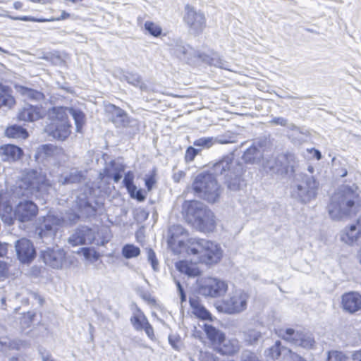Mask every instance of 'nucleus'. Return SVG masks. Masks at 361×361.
Here are the masks:
<instances>
[{
	"label": "nucleus",
	"mask_w": 361,
	"mask_h": 361,
	"mask_svg": "<svg viewBox=\"0 0 361 361\" xmlns=\"http://www.w3.org/2000/svg\"><path fill=\"white\" fill-rule=\"evenodd\" d=\"M74 119L76 131L80 133L85 123V114L77 108L55 106L50 109L47 113L48 123L45 131L54 138L63 140L71 134V125L68 115Z\"/></svg>",
	"instance_id": "f257e3e1"
},
{
	"label": "nucleus",
	"mask_w": 361,
	"mask_h": 361,
	"mask_svg": "<svg viewBox=\"0 0 361 361\" xmlns=\"http://www.w3.org/2000/svg\"><path fill=\"white\" fill-rule=\"evenodd\" d=\"M361 207V190L356 185H343L331 197L328 212L334 220L356 214Z\"/></svg>",
	"instance_id": "f03ea898"
},
{
	"label": "nucleus",
	"mask_w": 361,
	"mask_h": 361,
	"mask_svg": "<svg viewBox=\"0 0 361 361\" xmlns=\"http://www.w3.org/2000/svg\"><path fill=\"white\" fill-rule=\"evenodd\" d=\"M180 248H184L188 255L199 263L212 266L219 263L223 256V250L219 245L204 238H191L186 243L179 240Z\"/></svg>",
	"instance_id": "7ed1b4c3"
},
{
	"label": "nucleus",
	"mask_w": 361,
	"mask_h": 361,
	"mask_svg": "<svg viewBox=\"0 0 361 361\" xmlns=\"http://www.w3.org/2000/svg\"><path fill=\"white\" fill-rule=\"evenodd\" d=\"M211 169L216 176H224L225 184L230 190H239L244 185L242 178L244 173L243 165L235 160L233 154L222 157L213 164Z\"/></svg>",
	"instance_id": "20e7f679"
},
{
	"label": "nucleus",
	"mask_w": 361,
	"mask_h": 361,
	"mask_svg": "<svg viewBox=\"0 0 361 361\" xmlns=\"http://www.w3.org/2000/svg\"><path fill=\"white\" fill-rule=\"evenodd\" d=\"M186 217L193 226L202 232H212L216 227L213 212L198 201L186 202L183 204Z\"/></svg>",
	"instance_id": "39448f33"
},
{
	"label": "nucleus",
	"mask_w": 361,
	"mask_h": 361,
	"mask_svg": "<svg viewBox=\"0 0 361 361\" xmlns=\"http://www.w3.org/2000/svg\"><path fill=\"white\" fill-rule=\"evenodd\" d=\"M50 186L45 175L41 171L32 170L17 183L16 193L19 196H37L38 193L47 192Z\"/></svg>",
	"instance_id": "423d86ee"
},
{
	"label": "nucleus",
	"mask_w": 361,
	"mask_h": 361,
	"mask_svg": "<svg viewBox=\"0 0 361 361\" xmlns=\"http://www.w3.org/2000/svg\"><path fill=\"white\" fill-rule=\"evenodd\" d=\"M318 185L313 176L296 173L290 184V194L298 202L307 204L316 197Z\"/></svg>",
	"instance_id": "0eeeda50"
},
{
	"label": "nucleus",
	"mask_w": 361,
	"mask_h": 361,
	"mask_svg": "<svg viewBox=\"0 0 361 361\" xmlns=\"http://www.w3.org/2000/svg\"><path fill=\"white\" fill-rule=\"evenodd\" d=\"M192 189L198 197L209 202H216L221 195L220 185L211 173L198 174L192 183Z\"/></svg>",
	"instance_id": "6e6552de"
},
{
	"label": "nucleus",
	"mask_w": 361,
	"mask_h": 361,
	"mask_svg": "<svg viewBox=\"0 0 361 361\" xmlns=\"http://www.w3.org/2000/svg\"><path fill=\"white\" fill-rule=\"evenodd\" d=\"M198 293L205 297L219 298L228 290L227 283L219 278L204 277L197 281Z\"/></svg>",
	"instance_id": "1a4fd4ad"
},
{
	"label": "nucleus",
	"mask_w": 361,
	"mask_h": 361,
	"mask_svg": "<svg viewBox=\"0 0 361 361\" xmlns=\"http://www.w3.org/2000/svg\"><path fill=\"white\" fill-rule=\"evenodd\" d=\"M183 21L189 32L193 35L202 33L207 26L204 13L190 4L185 5L184 8Z\"/></svg>",
	"instance_id": "9d476101"
},
{
	"label": "nucleus",
	"mask_w": 361,
	"mask_h": 361,
	"mask_svg": "<svg viewBox=\"0 0 361 361\" xmlns=\"http://www.w3.org/2000/svg\"><path fill=\"white\" fill-rule=\"evenodd\" d=\"M249 295L241 290L232 292L224 299L218 309L227 314H238L246 310Z\"/></svg>",
	"instance_id": "9b49d317"
},
{
	"label": "nucleus",
	"mask_w": 361,
	"mask_h": 361,
	"mask_svg": "<svg viewBox=\"0 0 361 361\" xmlns=\"http://www.w3.org/2000/svg\"><path fill=\"white\" fill-rule=\"evenodd\" d=\"M295 164L293 155H280L276 159H267L263 163V168L274 173H288L294 171Z\"/></svg>",
	"instance_id": "f8f14e48"
},
{
	"label": "nucleus",
	"mask_w": 361,
	"mask_h": 361,
	"mask_svg": "<svg viewBox=\"0 0 361 361\" xmlns=\"http://www.w3.org/2000/svg\"><path fill=\"white\" fill-rule=\"evenodd\" d=\"M276 333L283 339L304 348H311L315 343L311 335L295 331L290 328L280 329Z\"/></svg>",
	"instance_id": "ddd939ff"
},
{
	"label": "nucleus",
	"mask_w": 361,
	"mask_h": 361,
	"mask_svg": "<svg viewBox=\"0 0 361 361\" xmlns=\"http://www.w3.org/2000/svg\"><path fill=\"white\" fill-rule=\"evenodd\" d=\"M265 355L268 361H306L288 348L283 346L279 341H276L274 345L265 351Z\"/></svg>",
	"instance_id": "4468645a"
},
{
	"label": "nucleus",
	"mask_w": 361,
	"mask_h": 361,
	"mask_svg": "<svg viewBox=\"0 0 361 361\" xmlns=\"http://www.w3.org/2000/svg\"><path fill=\"white\" fill-rule=\"evenodd\" d=\"M62 219L56 216L48 214L43 218L37 228L38 235L46 243L51 242L55 236L59 226L62 224Z\"/></svg>",
	"instance_id": "2eb2a0df"
},
{
	"label": "nucleus",
	"mask_w": 361,
	"mask_h": 361,
	"mask_svg": "<svg viewBox=\"0 0 361 361\" xmlns=\"http://www.w3.org/2000/svg\"><path fill=\"white\" fill-rule=\"evenodd\" d=\"M170 53L187 63L195 61L199 52L180 39H176L170 45Z\"/></svg>",
	"instance_id": "dca6fc26"
},
{
	"label": "nucleus",
	"mask_w": 361,
	"mask_h": 361,
	"mask_svg": "<svg viewBox=\"0 0 361 361\" xmlns=\"http://www.w3.org/2000/svg\"><path fill=\"white\" fill-rule=\"evenodd\" d=\"M38 213L37 206L32 201H20L16 207L14 211L15 219L20 222L32 221Z\"/></svg>",
	"instance_id": "f3484780"
},
{
	"label": "nucleus",
	"mask_w": 361,
	"mask_h": 361,
	"mask_svg": "<svg viewBox=\"0 0 361 361\" xmlns=\"http://www.w3.org/2000/svg\"><path fill=\"white\" fill-rule=\"evenodd\" d=\"M41 255L44 262L54 269L62 268L66 262V253L62 249L47 248L42 251Z\"/></svg>",
	"instance_id": "a211bd4d"
},
{
	"label": "nucleus",
	"mask_w": 361,
	"mask_h": 361,
	"mask_svg": "<svg viewBox=\"0 0 361 361\" xmlns=\"http://www.w3.org/2000/svg\"><path fill=\"white\" fill-rule=\"evenodd\" d=\"M16 251L19 260L23 263L30 262L35 257V250L32 242L27 238H21L16 242Z\"/></svg>",
	"instance_id": "6ab92c4d"
},
{
	"label": "nucleus",
	"mask_w": 361,
	"mask_h": 361,
	"mask_svg": "<svg viewBox=\"0 0 361 361\" xmlns=\"http://www.w3.org/2000/svg\"><path fill=\"white\" fill-rule=\"evenodd\" d=\"M94 233L93 231L88 227L82 226L69 237L68 243L73 246L80 245H89L94 242Z\"/></svg>",
	"instance_id": "aec40b11"
},
{
	"label": "nucleus",
	"mask_w": 361,
	"mask_h": 361,
	"mask_svg": "<svg viewBox=\"0 0 361 361\" xmlns=\"http://www.w3.org/2000/svg\"><path fill=\"white\" fill-rule=\"evenodd\" d=\"M342 305L343 309L354 313L361 309V295L357 292H349L342 296Z\"/></svg>",
	"instance_id": "412c9836"
},
{
	"label": "nucleus",
	"mask_w": 361,
	"mask_h": 361,
	"mask_svg": "<svg viewBox=\"0 0 361 361\" xmlns=\"http://www.w3.org/2000/svg\"><path fill=\"white\" fill-rule=\"evenodd\" d=\"M42 114L41 108L26 104L20 110L18 117L20 121L32 122L39 119Z\"/></svg>",
	"instance_id": "4be33fe9"
},
{
	"label": "nucleus",
	"mask_w": 361,
	"mask_h": 361,
	"mask_svg": "<svg viewBox=\"0 0 361 361\" xmlns=\"http://www.w3.org/2000/svg\"><path fill=\"white\" fill-rule=\"evenodd\" d=\"M22 154V149L14 145H4L0 147V159L4 161H17Z\"/></svg>",
	"instance_id": "5701e85b"
},
{
	"label": "nucleus",
	"mask_w": 361,
	"mask_h": 361,
	"mask_svg": "<svg viewBox=\"0 0 361 361\" xmlns=\"http://www.w3.org/2000/svg\"><path fill=\"white\" fill-rule=\"evenodd\" d=\"M341 240L348 245L361 243V227L357 224L345 228L341 233Z\"/></svg>",
	"instance_id": "b1692460"
},
{
	"label": "nucleus",
	"mask_w": 361,
	"mask_h": 361,
	"mask_svg": "<svg viewBox=\"0 0 361 361\" xmlns=\"http://www.w3.org/2000/svg\"><path fill=\"white\" fill-rule=\"evenodd\" d=\"M109 108L112 115L111 121L117 128H124L128 126L130 120L124 110L115 105H111Z\"/></svg>",
	"instance_id": "393cba45"
},
{
	"label": "nucleus",
	"mask_w": 361,
	"mask_h": 361,
	"mask_svg": "<svg viewBox=\"0 0 361 361\" xmlns=\"http://www.w3.org/2000/svg\"><path fill=\"white\" fill-rule=\"evenodd\" d=\"M197 59L211 66H214L228 71H231V69L229 67L228 63L221 59L216 54L208 55L205 54L199 53V54L197 55Z\"/></svg>",
	"instance_id": "a878e982"
},
{
	"label": "nucleus",
	"mask_w": 361,
	"mask_h": 361,
	"mask_svg": "<svg viewBox=\"0 0 361 361\" xmlns=\"http://www.w3.org/2000/svg\"><path fill=\"white\" fill-rule=\"evenodd\" d=\"M126 166L118 161H111L110 166L106 169V176L112 178L114 182L118 183L122 178V173L124 171Z\"/></svg>",
	"instance_id": "bb28decb"
},
{
	"label": "nucleus",
	"mask_w": 361,
	"mask_h": 361,
	"mask_svg": "<svg viewBox=\"0 0 361 361\" xmlns=\"http://www.w3.org/2000/svg\"><path fill=\"white\" fill-rule=\"evenodd\" d=\"M219 352L223 355H231L238 353L240 350V343L236 338L226 339L225 338L221 343Z\"/></svg>",
	"instance_id": "cd10ccee"
},
{
	"label": "nucleus",
	"mask_w": 361,
	"mask_h": 361,
	"mask_svg": "<svg viewBox=\"0 0 361 361\" xmlns=\"http://www.w3.org/2000/svg\"><path fill=\"white\" fill-rule=\"evenodd\" d=\"M327 361H361V350L353 352L350 357L341 352L331 351L329 353Z\"/></svg>",
	"instance_id": "c85d7f7f"
},
{
	"label": "nucleus",
	"mask_w": 361,
	"mask_h": 361,
	"mask_svg": "<svg viewBox=\"0 0 361 361\" xmlns=\"http://www.w3.org/2000/svg\"><path fill=\"white\" fill-rule=\"evenodd\" d=\"M177 269L189 276H197L200 274V269L196 263L188 261H180L176 264Z\"/></svg>",
	"instance_id": "c756f323"
},
{
	"label": "nucleus",
	"mask_w": 361,
	"mask_h": 361,
	"mask_svg": "<svg viewBox=\"0 0 361 361\" xmlns=\"http://www.w3.org/2000/svg\"><path fill=\"white\" fill-rule=\"evenodd\" d=\"M242 158L246 163L256 164L260 161L262 153L259 148L252 145L244 152Z\"/></svg>",
	"instance_id": "7c9ffc66"
},
{
	"label": "nucleus",
	"mask_w": 361,
	"mask_h": 361,
	"mask_svg": "<svg viewBox=\"0 0 361 361\" xmlns=\"http://www.w3.org/2000/svg\"><path fill=\"white\" fill-rule=\"evenodd\" d=\"M0 217L7 225H12L13 224L16 219L14 212H13L12 207L8 203L0 202Z\"/></svg>",
	"instance_id": "2f4dec72"
},
{
	"label": "nucleus",
	"mask_w": 361,
	"mask_h": 361,
	"mask_svg": "<svg viewBox=\"0 0 361 361\" xmlns=\"http://www.w3.org/2000/svg\"><path fill=\"white\" fill-rule=\"evenodd\" d=\"M190 304L192 309V313L197 316V317L202 319H210L211 314L206 310V308L202 306L197 299L190 298Z\"/></svg>",
	"instance_id": "473e14b6"
},
{
	"label": "nucleus",
	"mask_w": 361,
	"mask_h": 361,
	"mask_svg": "<svg viewBox=\"0 0 361 361\" xmlns=\"http://www.w3.org/2000/svg\"><path fill=\"white\" fill-rule=\"evenodd\" d=\"M15 104V99L10 93L8 87L0 85V107L6 106L8 109Z\"/></svg>",
	"instance_id": "72a5a7b5"
},
{
	"label": "nucleus",
	"mask_w": 361,
	"mask_h": 361,
	"mask_svg": "<svg viewBox=\"0 0 361 361\" xmlns=\"http://www.w3.org/2000/svg\"><path fill=\"white\" fill-rule=\"evenodd\" d=\"M76 204L78 211L86 217L95 215V208L85 198H78Z\"/></svg>",
	"instance_id": "f704fd0d"
},
{
	"label": "nucleus",
	"mask_w": 361,
	"mask_h": 361,
	"mask_svg": "<svg viewBox=\"0 0 361 361\" xmlns=\"http://www.w3.org/2000/svg\"><path fill=\"white\" fill-rule=\"evenodd\" d=\"M5 135L8 137L15 139H25L28 136L27 130L23 127L13 125L6 129Z\"/></svg>",
	"instance_id": "c9c22d12"
},
{
	"label": "nucleus",
	"mask_w": 361,
	"mask_h": 361,
	"mask_svg": "<svg viewBox=\"0 0 361 361\" xmlns=\"http://www.w3.org/2000/svg\"><path fill=\"white\" fill-rule=\"evenodd\" d=\"M130 322L134 329L137 331L142 330L144 326L148 322L147 317L140 310H137L133 312Z\"/></svg>",
	"instance_id": "e433bc0d"
},
{
	"label": "nucleus",
	"mask_w": 361,
	"mask_h": 361,
	"mask_svg": "<svg viewBox=\"0 0 361 361\" xmlns=\"http://www.w3.org/2000/svg\"><path fill=\"white\" fill-rule=\"evenodd\" d=\"M204 331L210 341L214 343H221L224 338V334L209 324L204 325Z\"/></svg>",
	"instance_id": "4c0bfd02"
},
{
	"label": "nucleus",
	"mask_w": 361,
	"mask_h": 361,
	"mask_svg": "<svg viewBox=\"0 0 361 361\" xmlns=\"http://www.w3.org/2000/svg\"><path fill=\"white\" fill-rule=\"evenodd\" d=\"M216 142H225L224 140H214V137H204L197 139L194 141L193 145L195 147H201L202 149H209Z\"/></svg>",
	"instance_id": "58836bf2"
},
{
	"label": "nucleus",
	"mask_w": 361,
	"mask_h": 361,
	"mask_svg": "<svg viewBox=\"0 0 361 361\" xmlns=\"http://www.w3.org/2000/svg\"><path fill=\"white\" fill-rule=\"evenodd\" d=\"M125 80L128 83L139 87L141 90H147V85L142 81L140 75L137 73H128L125 75Z\"/></svg>",
	"instance_id": "ea45409f"
},
{
	"label": "nucleus",
	"mask_w": 361,
	"mask_h": 361,
	"mask_svg": "<svg viewBox=\"0 0 361 361\" xmlns=\"http://www.w3.org/2000/svg\"><path fill=\"white\" fill-rule=\"evenodd\" d=\"M82 178V176L81 172L78 171H74L71 172L69 175L61 177L59 182L61 185H66V184H71V183H76L81 181Z\"/></svg>",
	"instance_id": "a19ab883"
},
{
	"label": "nucleus",
	"mask_w": 361,
	"mask_h": 361,
	"mask_svg": "<svg viewBox=\"0 0 361 361\" xmlns=\"http://www.w3.org/2000/svg\"><path fill=\"white\" fill-rule=\"evenodd\" d=\"M145 30L153 37H158L162 33L161 27L152 21L147 20L144 23Z\"/></svg>",
	"instance_id": "79ce46f5"
},
{
	"label": "nucleus",
	"mask_w": 361,
	"mask_h": 361,
	"mask_svg": "<svg viewBox=\"0 0 361 361\" xmlns=\"http://www.w3.org/2000/svg\"><path fill=\"white\" fill-rule=\"evenodd\" d=\"M261 336V332L254 329H250L244 332L245 341L249 345L257 343Z\"/></svg>",
	"instance_id": "37998d69"
},
{
	"label": "nucleus",
	"mask_w": 361,
	"mask_h": 361,
	"mask_svg": "<svg viewBox=\"0 0 361 361\" xmlns=\"http://www.w3.org/2000/svg\"><path fill=\"white\" fill-rule=\"evenodd\" d=\"M20 92L23 96L32 100L40 101L44 98L42 92L30 88L20 87Z\"/></svg>",
	"instance_id": "c03bdc74"
},
{
	"label": "nucleus",
	"mask_w": 361,
	"mask_h": 361,
	"mask_svg": "<svg viewBox=\"0 0 361 361\" xmlns=\"http://www.w3.org/2000/svg\"><path fill=\"white\" fill-rule=\"evenodd\" d=\"M140 248L131 244L124 245L122 249V255L126 259L137 257L140 255Z\"/></svg>",
	"instance_id": "a18cd8bd"
},
{
	"label": "nucleus",
	"mask_w": 361,
	"mask_h": 361,
	"mask_svg": "<svg viewBox=\"0 0 361 361\" xmlns=\"http://www.w3.org/2000/svg\"><path fill=\"white\" fill-rule=\"evenodd\" d=\"M61 151V148H58L52 145H44L39 148V153L45 157H54Z\"/></svg>",
	"instance_id": "49530a36"
},
{
	"label": "nucleus",
	"mask_w": 361,
	"mask_h": 361,
	"mask_svg": "<svg viewBox=\"0 0 361 361\" xmlns=\"http://www.w3.org/2000/svg\"><path fill=\"white\" fill-rule=\"evenodd\" d=\"M184 232H185L184 228L179 225L172 226L169 230V233L171 235V239L169 240V244L171 246H172V245L173 243H175L176 241V238H175V235L176 233L183 234Z\"/></svg>",
	"instance_id": "de8ad7c7"
},
{
	"label": "nucleus",
	"mask_w": 361,
	"mask_h": 361,
	"mask_svg": "<svg viewBox=\"0 0 361 361\" xmlns=\"http://www.w3.org/2000/svg\"><path fill=\"white\" fill-rule=\"evenodd\" d=\"M240 361H259L257 356L250 350H245L240 356Z\"/></svg>",
	"instance_id": "09e8293b"
},
{
	"label": "nucleus",
	"mask_w": 361,
	"mask_h": 361,
	"mask_svg": "<svg viewBox=\"0 0 361 361\" xmlns=\"http://www.w3.org/2000/svg\"><path fill=\"white\" fill-rule=\"evenodd\" d=\"M200 152V149H195L192 147H189L185 155V159L186 161H192L194 160L195 156Z\"/></svg>",
	"instance_id": "8fccbe9b"
},
{
	"label": "nucleus",
	"mask_w": 361,
	"mask_h": 361,
	"mask_svg": "<svg viewBox=\"0 0 361 361\" xmlns=\"http://www.w3.org/2000/svg\"><path fill=\"white\" fill-rule=\"evenodd\" d=\"M147 258L148 261L150 262L152 267L154 270H157L158 269V261L156 258L155 252L152 249L147 250Z\"/></svg>",
	"instance_id": "3c124183"
},
{
	"label": "nucleus",
	"mask_w": 361,
	"mask_h": 361,
	"mask_svg": "<svg viewBox=\"0 0 361 361\" xmlns=\"http://www.w3.org/2000/svg\"><path fill=\"white\" fill-rule=\"evenodd\" d=\"M15 19L20 20L22 21H32V22H48L50 20L46 19V18H35L33 17L30 16H21V17H17Z\"/></svg>",
	"instance_id": "603ef678"
},
{
	"label": "nucleus",
	"mask_w": 361,
	"mask_h": 361,
	"mask_svg": "<svg viewBox=\"0 0 361 361\" xmlns=\"http://www.w3.org/2000/svg\"><path fill=\"white\" fill-rule=\"evenodd\" d=\"M133 178H134L133 174L130 171H128L127 173H126L123 180L124 185L126 187H127L128 185L132 187V184H134Z\"/></svg>",
	"instance_id": "864d4df0"
},
{
	"label": "nucleus",
	"mask_w": 361,
	"mask_h": 361,
	"mask_svg": "<svg viewBox=\"0 0 361 361\" xmlns=\"http://www.w3.org/2000/svg\"><path fill=\"white\" fill-rule=\"evenodd\" d=\"M271 123L275 124V125H279L281 126H286L288 123V121L286 118L283 117H276L273 118L271 121Z\"/></svg>",
	"instance_id": "5fc2aeb1"
},
{
	"label": "nucleus",
	"mask_w": 361,
	"mask_h": 361,
	"mask_svg": "<svg viewBox=\"0 0 361 361\" xmlns=\"http://www.w3.org/2000/svg\"><path fill=\"white\" fill-rule=\"evenodd\" d=\"M154 183L155 178L154 175L149 176L145 178V185L148 190H150L152 188Z\"/></svg>",
	"instance_id": "6e6d98bb"
},
{
	"label": "nucleus",
	"mask_w": 361,
	"mask_h": 361,
	"mask_svg": "<svg viewBox=\"0 0 361 361\" xmlns=\"http://www.w3.org/2000/svg\"><path fill=\"white\" fill-rule=\"evenodd\" d=\"M142 330H145L149 338H152L154 336V331L152 326L149 324V322H147V324L144 326Z\"/></svg>",
	"instance_id": "4d7b16f0"
},
{
	"label": "nucleus",
	"mask_w": 361,
	"mask_h": 361,
	"mask_svg": "<svg viewBox=\"0 0 361 361\" xmlns=\"http://www.w3.org/2000/svg\"><path fill=\"white\" fill-rule=\"evenodd\" d=\"M70 13H67L66 11H62L61 12V15L57 17V18H51L50 21H54V20H57V21H59V20H66L67 18H68L70 17Z\"/></svg>",
	"instance_id": "13d9d810"
},
{
	"label": "nucleus",
	"mask_w": 361,
	"mask_h": 361,
	"mask_svg": "<svg viewBox=\"0 0 361 361\" xmlns=\"http://www.w3.org/2000/svg\"><path fill=\"white\" fill-rule=\"evenodd\" d=\"M42 361H54L51 355L45 350H39Z\"/></svg>",
	"instance_id": "bf43d9fd"
},
{
	"label": "nucleus",
	"mask_w": 361,
	"mask_h": 361,
	"mask_svg": "<svg viewBox=\"0 0 361 361\" xmlns=\"http://www.w3.org/2000/svg\"><path fill=\"white\" fill-rule=\"evenodd\" d=\"M231 138L232 137L231 136L220 135L214 137V140H221L225 141V142H216V144H227L232 142Z\"/></svg>",
	"instance_id": "052dcab7"
},
{
	"label": "nucleus",
	"mask_w": 361,
	"mask_h": 361,
	"mask_svg": "<svg viewBox=\"0 0 361 361\" xmlns=\"http://www.w3.org/2000/svg\"><path fill=\"white\" fill-rule=\"evenodd\" d=\"M184 176H185L184 172L182 171H179L176 173H174V174L173 176V178L175 182H179L183 178Z\"/></svg>",
	"instance_id": "680f3d73"
},
{
	"label": "nucleus",
	"mask_w": 361,
	"mask_h": 361,
	"mask_svg": "<svg viewBox=\"0 0 361 361\" xmlns=\"http://www.w3.org/2000/svg\"><path fill=\"white\" fill-rule=\"evenodd\" d=\"M132 197H135L139 201H142L145 199V197L143 196L141 190H136V192L134 193V196Z\"/></svg>",
	"instance_id": "e2e57ef3"
},
{
	"label": "nucleus",
	"mask_w": 361,
	"mask_h": 361,
	"mask_svg": "<svg viewBox=\"0 0 361 361\" xmlns=\"http://www.w3.org/2000/svg\"><path fill=\"white\" fill-rule=\"evenodd\" d=\"M126 188H127L128 191L130 192V195L134 196V193L137 190L136 186L134 184H132V187L128 185L126 187Z\"/></svg>",
	"instance_id": "0e129e2a"
},
{
	"label": "nucleus",
	"mask_w": 361,
	"mask_h": 361,
	"mask_svg": "<svg viewBox=\"0 0 361 361\" xmlns=\"http://www.w3.org/2000/svg\"><path fill=\"white\" fill-rule=\"evenodd\" d=\"M6 251H7V249H6V245H3L0 243V257H2L4 255H6Z\"/></svg>",
	"instance_id": "69168bd1"
},
{
	"label": "nucleus",
	"mask_w": 361,
	"mask_h": 361,
	"mask_svg": "<svg viewBox=\"0 0 361 361\" xmlns=\"http://www.w3.org/2000/svg\"><path fill=\"white\" fill-rule=\"evenodd\" d=\"M6 269V264L0 261V276H2Z\"/></svg>",
	"instance_id": "338daca9"
},
{
	"label": "nucleus",
	"mask_w": 361,
	"mask_h": 361,
	"mask_svg": "<svg viewBox=\"0 0 361 361\" xmlns=\"http://www.w3.org/2000/svg\"><path fill=\"white\" fill-rule=\"evenodd\" d=\"M78 219H79V215L74 214L71 215V216L69 218V221L71 223H75Z\"/></svg>",
	"instance_id": "774afa93"
}]
</instances>
